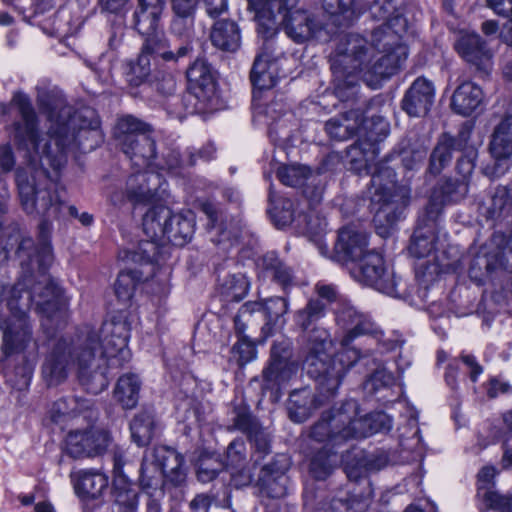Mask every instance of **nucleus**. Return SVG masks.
Returning a JSON list of instances; mask_svg holds the SVG:
<instances>
[{
	"label": "nucleus",
	"instance_id": "obj_59",
	"mask_svg": "<svg viewBox=\"0 0 512 512\" xmlns=\"http://www.w3.org/2000/svg\"><path fill=\"white\" fill-rule=\"evenodd\" d=\"M211 501L207 495L199 494L190 503L193 512H208Z\"/></svg>",
	"mask_w": 512,
	"mask_h": 512
},
{
	"label": "nucleus",
	"instance_id": "obj_31",
	"mask_svg": "<svg viewBox=\"0 0 512 512\" xmlns=\"http://www.w3.org/2000/svg\"><path fill=\"white\" fill-rule=\"evenodd\" d=\"M259 275L263 278H271L283 288L293 284V273L289 267L281 262L274 252H268L257 262Z\"/></svg>",
	"mask_w": 512,
	"mask_h": 512
},
{
	"label": "nucleus",
	"instance_id": "obj_54",
	"mask_svg": "<svg viewBox=\"0 0 512 512\" xmlns=\"http://www.w3.org/2000/svg\"><path fill=\"white\" fill-rule=\"evenodd\" d=\"M206 13L209 17L215 18L228 10V0H203Z\"/></svg>",
	"mask_w": 512,
	"mask_h": 512
},
{
	"label": "nucleus",
	"instance_id": "obj_13",
	"mask_svg": "<svg viewBox=\"0 0 512 512\" xmlns=\"http://www.w3.org/2000/svg\"><path fill=\"white\" fill-rule=\"evenodd\" d=\"M167 0H137L133 12L135 29L145 37V49L158 53L163 60L175 59L160 26Z\"/></svg>",
	"mask_w": 512,
	"mask_h": 512
},
{
	"label": "nucleus",
	"instance_id": "obj_2",
	"mask_svg": "<svg viewBox=\"0 0 512 512\" xmlns=\"http://www.w3.org/2000/svg\"><path fill=\"white\" fill-rule=\"evenodd\" d=\"M129 332L126 317L120 314L105 320L99 330L86 327L74 337L57 339L42 364L43 380L48 386H58L75 369L88 392L101 393L109 385L108 368L130 359Z\"/></svg>",
	"mask_w": 512,
	"mask_h": 512
},
{
	"label": "nucleus",
	"instance_id": "obj_46",
	"mask_svg": "<svg viewBox=\"0 0 512 512\" xmlns=\"http://www.w3.org/2000/svg\"><path fill=\"white\" fill-rule=\"evenodd\" d=\"M395 383L393 374L385 367H377L372 375L366 380L364 388L369 392H377L382 388L389 387Z\"/></svg>",
	"mask_w": 512,
	"mask_h": 512
},
{
	"label": "nucleus",
	"instance_id": "obj_14",
	"mask_svg": "<svg viewBox=\"0 0 512 512\" xmlns=\"http://www.w3.org/2000/svg\"><path fill=\"white\" fill-rule=\"evenodd\" d=\"M351 276L359 283L371 286L388 296H396L397 282L381 254L371 250L354 266L349 268Z\"/></svg>",
	"mask_w": 512,
	"mask_h": 512
},
{
	"label": "nucleus",
	"instance_id": "obj_7",
	"mask_svg": "<svg viewBox=\"0 0 512 512\" xmlns=\"http://www.w3.org/2000/svg\"><path fill=\"white\" fill-rule=\"evenodd\" d=\"M142 226L150 240L139 244V261L149 263L156 260V241L167 239L173 245L182 246L191 239L195 215L191 210L174 213L164 205H155L143 216Z\"/></svg>",
	"mask_w": 512,
	"mask_h": 512
},
{
	"label": "nucleus",
	"instance_id": "obj_44",
	"mask_svg": "<svg viewBox=\"0 0 512 512\" xmlns=\"http://www.w3.org/2000/svg\"><path fill=\"white\" fill-rule=\"evenodd\" d=\"M156 55L162 58L158 53L145 49V43L142 47V52L137 62L131 67V72L128 76V82L131 86H140L149 77L150 69V58L149 55Z\"/></svg>",
	"mask_w": 512,
	"mask_h": 512
},
{
	"label": "nucleus",
	"instance_id": "obj_27",
	"mask_svg": "<svg viewBox=\"0 0 512 512\" xmlns=\"http://www.w3.org/2000/svg\"><path fill=\"white\" fill-rule=\"evenodd\" d=\"M76 493L82 498H97L108 486V477L96 470H79L72 474Z\"/></svg>",
	"mask_w": 512,
	"mask_h": 512
},
{
	"label": "nucleus",
	"instance_id": "obj_22",
	"mask_svg": "<svg viewBox=\"0 0 512 512\" xmlns=\"http://www.w3.org/2000/svg\"><path fill=\"white\" fill-rule=\"evenodd\" d=\"M434 92L432 82L425 78H417L402 100L403 110L413 117L425 115L433 103Z\"/></svg>",
	"mask_w": 512,
	"mask_h": 512
},
{
	"label": "nucleus",
	"instance_id": "obj_63",
	"mask_svg": "<svg viewBox=\"0 0 512 512\" xmlns=\"http://www.w3.org/2000/svg\"><path fill=\"white\" fill-rule=\"evenodd\" d=\"M317 291H318V295L320 298L326 299L328 301L335 300L337 303L338 300L341 298V297H337L334 287H332L330 285L319 286Z\"/></svg>",
	"mask_w": 512,
	"mask_h": 512
},
{
	"label": "nucleus",
	"instance_id": "obj_1",
	"mask_svg": "<svg viewBox=\"0 0 512 512\" xmlns=\"http://www.w3.org/2000/svg\"><path fill=\"white\" fill-rule=\"evenodd\" d=\"M400 0H375L371 15L383 23L373 30L370 42L358 34L343 36L331 56L335 91L339 98L348 99L357 92L361 78L377 89L381 82L393 76L408 56L402 36L407 29L398 4Z\"/></svg>",
	"mask_w": 512,
	"mask_h": 512
},
{
	"label": "nucleus",
	"instance_id": "obj_53",
	"mask_svg": "<svg viewBox=\"0 0 512 512\" xmlns=\"http://www.w3.org/2000/svg\"><path fill=\"white\" fill-rule=\"evenodd\" d=\"M426 157V151L419 149L413 152H405L402 158L403 166L407 170L418 169Z\"/></svg>",
	"mask_w": 512,
	"mask_h": 512
},
{
	"label": "nucleus",
	"instance_id": "obj_41",
	"mask_svg": "<svg viewBox=\"0 0 512 512\" xmlns=\"http://www.w3.org/2000/svg\"><path fill=\"white\" fill-rule=\"evenodd\" d=\"M219 289L226 301L238 302L247 295L249 281L243 274H232L222 280Z\"/></svg>",
	"mask_w": 512,
	"mask_h": 512
},
{
	"label": "nucleus",
	"instance_id": "obj_43",
	"mask_svg": "<svg viewBox=\"0 0 512 512\" xmlns=\"http://www.w3.org/2000/svg\"><path fill=\"white\" fill-rule=\"evenodd\" d=\"M325 315V305L320 299L310 300L304 309L295 314V322L304 331Z\"/></svg>",
	"mask_w": 512,
	"mask_h": 512
},
{
	"label": "nucleus",
	"instance_id": "obj_12",
	"mask_svg": "<svg viewBox=\"0 0 512 512\" xmlns=\"http://www.w3.org/2000/svg\"><path fill=\"white\" fill-rule=\"evenodd\" d=\"M444 202H438V193L431 195L425 208L424 215L419 220V225L412 236L409 251L416 258H432L428 260L426 270L429 274H439L447 271L451 264L440 259L436 252L435 223L442 212Z\"/></svg>",
	"mask_w": 512,
	"mask_h": 512
},
{
	"label": "nucleus",
	"instance_id": "obj_10",
	"mask_svg": "<svg viewBox=\"0 0 512 512\" xmlns=\"http://www.w3.org/2000/svg\"><path fill=\"white\" fill-rule=\"evenodd\" d=\"M185 479L184 459L175 449L158 446L145 452L139 481L147 494H162L165 480L173 485H180Z\"/></svg>",
	"mask_w": 512,
	"mask_h": 512
},
{
	"label": "nucleus",
	"instance_id": "obj_32",
	"mask_svg": "<svg viewBox=\"0 0 512 512\" xmlns=\"http://www.w3.org/2000/svg\"><path fill=\"white\" fill-rule=\"evenodd\" d=\"M257 114H263L265 117V123L268 125V133L271 139L277 140L288 136L289 131H285V129L292 115L286 112L282 101H275L269 104L264 110L257 111Z\"/></svg>",
	"mask_w": 512,
	"mask_h": 512
},
{
	"label": "nucleus",
	"instance_id": "obj_30",
	"mask_svg": "<svg viewBox=\"0 0 512 512\" xmlns=\"http://www.w3.org/2000/svg\"><path fill=\"white\" fill-rule=\"evenodd\" d=\"M467 140V133H460L459 139L448 134H443L434 148L430 158V171L439 174L448 165L452 158V152L463 149L462 142Z\"/></svg>",
	"mask_w": 512,
	"mask_h": 512
},
{
	"label": "nucleus",
	"instance_id": "obj_20",
	"mask_svg": "<svg viewBox=\"0 0 512 512\" xmlns=\"http://www.w3.org/2000/svg\"><path fill=\"white\" fill-rule=\"evenodd\" d=\"M141 250H122L118 258L125 267L119 273L115 282V294L120 301L126 302L133 296L136 285L143 280V271L126 267L129 263L150 265L152 262L139 261Z\"/></svg>",
	"mask_w": 512,
	"mask_h": 512
},
{
	"label": "nucleus",
	"instance_id": "obj_25",
	"mask_svg": "<svg viewBox=\"0 0 512 512\" xmlns=\"http://www.w3.org/2000/svg\"><path fill=\"white\" fill-rule=\"evenodd\" d=\"M474 151H470V153L461 158L458 161L457 169L459 173L462 175L463 179L459 182L454 189V184L451 182L445 183L440 188H435L432 194L438 193V202H444V206L451 202H457L462 199L468 192V187L465 182L466 178L471 175L474 170Z\"/></svg>",
	"mask_w": 512,
	"mask_h": 512
},
{
	"label": "nucleus",
	"instance_id": "obj_38",
	"mask_svg": "<svg viewBox=\"0 0 512 512\" xmlns=\"http://www.w3.org/2000/svg\"><path fill=\"white\" fill-rule=\"evenodd\" d=\"M286 478L282 472H273L272 468L265 466L259 477L261 494L270 498H280L286 493Z\"/></svg>",
	"mask_w": 512,
	"mask_h": 512
},
{
	"label": "nucleus",
	"instance_id": "obj_56",
	"mask_svg": "<svg viewBox=\"0 0 512 512\" xmlns=\"http://www.w3.org/2000/svg\"><path fill=\"white\" fill-rule=\"evenodd\" d=\"M15 163L11 147L6 144L0 147V168L3 171H9Z\"/></svg>",
	"mask_w": 512,
	"mask_h": 512
},
{
	"label": "nucleus",
	"instance_id": "obj_33",
	"mask_svg": "<svg viewBox=\"0 0 512 512\" xmlns=\"http://www.w3.org/2000/svg\"><path fill=\"white\" fill-rule=\"evenodd\" d=\"M318 405H320V402L310 389L296 390L289 397L288 412L290 419L296 423L304 422Z\"/></svg>",
	"mask_w": 512,
	"mask_h": 512
},
{
	"label": "nucleus",
	"instance_id": "obj_64",
	"mask_svg": "<svg viewBox=\"0 0 512 512\" xmlns=\"http://www.w3.org/2000/svg\"><path fill=\"white\" fill-rule=\"evenodd\" d=\"M202 211L207 216L209 223L208 225L211 228H216V221H217V209L212 203H203L202 204Z\"/></svg>",
	"mask_w": 512,
	"mask_h": 512
},
{
	"label": "nucleus",
	"instance_id": "obj_37",
	"mask_svg": "<svg viewBox=\"0 0 512 512\" xmlns=\"http://www.w3.org/2000/svg\"><path fill=\"white\" fill-rule=\"evenodd\" d=\"M268 213L271 220L278 228H283L294 220L292 201L277 197L271 187L269 189Z\"/></svg>",
	"mask_w": 512,
	"mask_h": 512
},
{
	"label": "nucleus",
	"instance_id": "obj_3",
	"mask_svg": "<svg viewBox=\"0 0 512 512\" xmlns=\"http://www.w3.org/2000/svg\"><path fill=\"white\" fill-rule=\"evenodd\" d=\"M299 0H248L254 12L257 32L269 41L283 25L289 38L297 43L310 39L326 42L339 27L352 24L365 9L362 0H319L321 18L298 8Z\"/></svg>",
	"mask_w": 512,
	"mask_h": 512
},
{
	"label": "nucleus",
	"instance_id": "obj_15",
	"mask_svg": "<svg viewBox=\"0 0 512 512\" xmlns=\"http://www.w3.org/2000/svg\"><path fill=\"white\" fill-rule=\"evenodd\" d=\"M371 250L369 233L361 225L352 223L340 229L333 259L344 265L354 266Z\"/></svg>",
	"mask_w": 512,
	"mask_h": 512
},
{
	"label": "nucleus",
	"instance_id": "obj_45",
	"mask_svg": "<svg viewBox=\"0 0 512 512\" xmlns=\"http://www.w3.org/2000/svg\"><path fill=\"white\" fill-rule=\"evenodd\" d=\"M288 311V301L283 297H272L263 304V312L267 319V325H283L282 317Z\"/></svg>",
	"mask_w": 512,
	"mask_h": 512
},
{
	"label": "nucleus",
	"instance_id": "obj_40",
	"mask_svg": "<svg viewBox=\"0 0 512 512\" xmlns=\"http://www.w3.org/2000/svg\"><path fill=\"white\" fill-rule=\"evenodd\" d=\"M132 440L138 446L147 445L154 435V416L148 411L138 413L130 424Z\"/></svg>",
	"mask_w": 512,
	"mask_h": 512
},
{
	"label": "nucleus",
	"instance_id": "obj_35",
	"mask_svg": "<svg viewBox=\"0 0 512 512\" xmlns=\"http://www.w3.org/2000/svg\"><path fill=\"white\" fill-rule=\"evenodd\" d=\"M366 494H360L357 488H353V495L348 497L346 492L339 494L332 499L330 509L332 512H364L370 505L373 490L370 483H367Z\"/></svg>",
	"mask_w": 512,
	"mask_h": 512
},
{
	"label": "nucleus",
	"instance_id": "obj_47",
	"mask_svg": "<svg viewBox=\"0 0 512 512\" xmlns=\"http://www.w3.org/2000/svg\"><path fill=\"white\" fill-rule=\"evenodd\" d=\"M153 86L157 91L166 96H172L173 104L180 101L179 96H173L176 90V80L171 73L156 72L153 76Z\"/></svg>",
	"mask_w": 512,
	"mask_h": 512
},
{
	"label": "nucleus",
	"instance_id": "obj_52",
	"mask_svg": "<svg viewBox=\"0 0 512 512\" xmlns=\"http://www.w3.org/2000/svg\"><path fill=\"white\" fill-rule=\"evenodd\" d=\"M197 7V0H172V9L175 15L193 17Z\"/></svg>",
	"mask_w": 512,
	"mask_h": 512
},
{
	"label": "nucleus",
	"instance_id": "obj_18",
	"mask_svg": "<svg viewBox=\"0 0 512 512\" xmlns=\"http://www.w3.org/2000/svg\"><path fill=\"white\" fill-rule=\"evenodd\" d=\"M458 54L478 70L488 73L492 68V53L476 33L463 32L455 43Z\"/></svg>",
	"mask_w": 512,
	"mask_h": 512
},
{
	"label": "nucleus",
	"instance_id": "obj_50",
	"mask_svg": "<svg viewBox=\"0 0 512 512\" xmlns=\"http://www.w3.org/2000/svg\"><path fill=\"white\" fill-rule=\"evenodd\" d=\"M246 457L245 443L241 439L232 441L227 448V467L243 468Z\"/></svg>",
	"mask_w": 512,
	"mask_h": 512
},
{
	"label": "nucleus",
	"instance_id": "obj_34",
	"mask_svg": "<svg viewBox=\"0 0 512 512\" xmlns=\"http://www.w3.org/2000/svg\"><path fill=\"white\" fill-rule=\"evenodd\" d=\"M148 132L147 124L130 115L121 117L115 127V137L123 152H131V144H134L138 134Z\"/></svg>",
	"mask_w": 512,
	"mask_h": 512
},
{
	"label": "nucleus",
	"instance_id": "obj_60",
	"mask_svg": "<svg viewBox=\"0 0 512 512\" xmlns=\"http://www.w3.org/2000/svg\"><path fill=\"white\" fill-rule=\"evenodd\" d=\"M510 390V385L498 380H492L488 388V395L490 397H496L499 394L506 393Z\"/></svg>",
	"mask_w": 512,
	"mask_h": 512
},
{
	"label": "nucleus",
	"instance_id": "obj_57",
	"mask_svg": "<svg viewBox=\"0 0 512 512\" xmlns=\"http://www.w3.org/2000/svg\"><path fill=\"white\" fill-rule=\"evenodd\" d=\"M487 5L498 15H509L512 12V0H486Z\"/></svg>",
	"mask_w": 512,
	"mask_h": 512
},
{
	"label": "nucleus",
	"instance_id": "obj_9",
	"mask_svg": "<svg viewBox=\"0 0 512 512\" xmlns=\"http://www.w3.org/2000/svg\"><path fill=\"white\" fill-rule=\"evenodd\" d=\"M130 151L124 153L130 158L132 165L145 171H136L129 176L126 183L127 199L135 205L151 203L164 184L161 173L153 169L155 141L149 132L140 133L134 144H131Z\"/></svg>",
	"mask_w": 512,
	"mask_h": 512
},
{
	"label": "nucleus",
	"instance_id": "obj_24",
	"mask_svg": "<svg viewBox=\"0 0 512 512\" xmlns=\"http://www.w3.org/2000/svg\"><path fill=\"white\" fill-rule=\"evenodd\" d=\"M113 487L115 502L124 510L119 512H134L138 504V495L131 482L123 473L124 461L121 454L113 458Z\"/></svg>",
	"mask_w": 512,
	"mask_h": 512
},
{
	"label": "nucleus",
	"instance_id": "obj_26",
	"mask_svg": "<svg viewBox=\"0 0 512 512\" xmlns=\"http://www.w3.org/2000/svg\"><path fill=\"white\" fill-rule=\"evenodd\" d=\"M325 129L332 139L343 141L366 130L367 122L359 111H349L346 115L328 120Z\"/></svg>",
	"mask_w": 512,
	"mask_h": 512
},
{
	"label": "nucleus",
	"instance_id": "obj_5",
	"mask_svg": "<svg viewBox=\"0 0 512 512\" xmlns=\"http://www.w3.org/2000/svg\"><path fill=\"white\" fill-rule=\"evenodd\" d=\"M341 345V350L330 359L328 349L332 346L327 329L316 327L307 335V355L304 365L307 373L319 383L321 392L333 396L345 373L361 358L359 350L350 345Z\"/></svg>",
	"mask_w": 512,
	"mask_h": 512
},
{
	"label": "nucleus",
	"instance_id": "obj_21",
	"mask_svg": "<svg viewBox=\"0 0 512 512\" xmlns=\"http://www.w3.org/2000/svg\"><path fill=\"white\" fill-rule=\"evenodd\" d=\"M187 80L196 98L211 102L216 96V83L211 66L203 59H197L187 70Z\"/></svg>",
	"mask_w": 512,
	"mask_h": 512
},
{
	"label": "nucleus",
	"instance_id": "obj_49",
	"mask_svg": "<svg viewBox=\"0 0 512 512\" xmlns=\"http://www.w3.org/2000/svg\"><path fill=\"white\" fill-rule=\"evenodd\" d=\"M480 498L489 508L500 512H512V495H502L497 491H486Z\"/></svg>",
	"mask_w": 512,
	"mask_h": 512
},
{
	"label": "nucleus",
	"instance_id": "obj_58",
	"mask_svg": "<svg viewBox=\"0 0 512 512\" xmlns=\"http://www.w3.org/2000/svg\"><path fill=\"white\" fill-rule=\"evenodd\" d=\"M462 361L467 366V368L470 370V379L475 382L479 375L482 374L483 369L482 367L477 363L474 356L469 354H463L462 355Z\"/></svg>",
	"mask_w": 512,
	"mask_h": 512
},
{
	"label": "nucleus",
	"instance_id": "obj_51",
	"mask_svg": "<svg viewBox=\"0 0 512 512\" xmlns=\"http://www.w3.org/2000/svg\"><path fill=\"white\" fill-rule=\"evenodd\" d=\"M496 469L492 466L483 467L478 473V496L481 497L486 491H492Z\"/></svg>",
	"mask_w": 512,
	"mask_h": 512
},
{
	"label": "nucleus",
	"instance_id": "obj_28",
	"mask_svg": "<svg viewBox=\"0 0 512 512\" xmlns=\"http://www.w3.org/2000/svg\"><path fill=\"white\" fill-rule=\"evenodd\" d=\"M482 89L471 81L460 84L452 96L453 110L463 116L471 115L482 103Z\"/></svg>",
	"mask_w": 512,
	"mask_h": 512
},
{
	"label": "nucleus",
	"instance_id": "obj_39",
	"mask_svg": "<svg viewBox=\"0 0 512 512\" xmlns=\"http://www.w3.org/2000/svg\"><path fill=\"white\" fill-rule=\"evenodd\" d=\"M193 17H182L179 15H175L171 23V32L181 38L184 41V44L181 45L177 52L174 53L171 51L175 59L172 61H176L181 57L186 56L192 49L191 41L193 38Z\"/></svg>",
	"mask_w": 512,
	"mask_h": 512
},
{
	"label": "nucleus",
	"instance_id": "obj_8",
	"mask_svg": "<svg viewBox=\"0 0 512 512\" xmlns=\"http://www.w3.org/2000/svg\"><path fill=\"white\" fill-rule=\"evenodd\" d=\"M130 151L124 153L130 158L132 165L145 171H136L129 176L126 183L127 199L135 205L151 203L164 184L161 173L153 169L155 141L149 132L140 133L134 144H131Z\"/></svg>",
	"mask_w": 512,
	"mask_h": 512
},
{
	"label": "nucleus",
	"instance_id": "obj_48",
	"mask_svg": "<svg viewBox=\"0 0 512 512\" xmlns=\"http://www.w3.org/2000/svg\"><path fill=\"white\" fill-rule=\"evenodd\" d=\"M75 406L76 401L74 399H60L56 401L50 410L51 420L56 424H60L65 419L76 416Z\"/></svg>",
	"mask_w": 512,
	"mask_h": 512
},
{
	"label": "nucleus",
	"instance_id": "obj_23",
	"mask_svg": "<svg viewBox=\"0 0 512 512\" xmlns=\"http://www.w3.org/2000/svg\"><path fill=\"white\" fill-rule=\"evenodd\" d=\"M490 151L496 160L494 174L499 176L507 169L506 162L512 160V116L506 117L496 127Z\"/></svg>",
	"mask_w": 512,
	"mask_h": 512
},
{
	"label": "nucleus",
	"instance_id": "obj_17",
	"mask_svg": "<svg viewBox=\"0 0 512 512\" xmlns=\"http://www.w3.org/2000/svg\"><path fill=\"white\" fill-rule=\"evenodd\" d=\"M270 42H267L263 50L257 55L251 69V82L255 88L254 101L262 90L273 88L279 79V62L270 51Z\"/></svg>",
	"mask_w": 512,
	"mask_h": 512
},
{
	"label": "nucleus",
	"instance_id": "obj_29",
	"mask_svg": "<svg viewBox=\"0 0 512 512\" xmlns=\"http://www.w3.org/2000/svg\"><path fill=\"white\" fill-rule=\"evenodd\" d=\"M210 40L222 51L235 52L240 47L241 35L234 21L219 20L212 26Z\"/></svg>",
	"mask_w": 512,
	"mask_h": 512
},
{
	"label": "nucleus",
	"instance_id": "obj_61",
	"mask_svg": "<svg viewBox=\"0 0 512 512\" xmlns=\"http://www.w3.org/2000/svg\"><path fill=\"white\" fill-rule=\"evenodd\" d=\"M237 227H231L228 228L227 226L222 227V225L219 227V239L217 240L218 243H222L225 241H237L238 235L236 233Z\"/></svg>",
	"mask_w": 512,
	"mask_h": 512
},
{
	"label": "nucleus",
	"instance_id": "obj_6",
	"mask_svg": "<svg viewBox=\"0 0 512 512\" xmlns=\"http://www.w3.org/2000/svg\"><path fill=\"white\" fill-rule=\"evenodd\" d=\"M395 176L393 169L382 167L372 175L368 189L374 226L383 238L390 236L397 223L405 217L410 202V189L398 185Z\"/></svg>",
	"mask_w": 512,
	"mask_h": 512
},
{
	"label": "nucleus",
	"instance_id": "obj_36",
	"mask_svg": "<svg viewBox=\"0 0 512 512\" xmlns=\"http://www.w3.org/2000/svg\"><path fill=\"white\" fill-rule=\"evenodd\" d=\"M141 381L136 374L128 373L121 376L114 389V397L123 408H134L139 400Z\"/></svg>",
	"mask_w": 512,
	"mask_h": 512
},
{
	"label": "nucleus",
	"instance_id": "obj_42",
	"mask_svg": "<svg viewBox=\"0 0 512 512\" xmlns=\"http://www.w3.org/2000/svg\"><path fill=\"white\" fill-rule=\"evenodd\" d=\"M277 176L284 185L291 187L303 186L312 178L310 169L303 165L281 166Z\"/></svg>",
	"mask_w": 512,
	"mask_h": 512
},
{
	"label": "nucleus",
	"instance_id": "obj_55",
	"mask_svg": "<svg viewBox=\"0 0 512 512\" xmlns=\"http://www.w3.org/2000/svg\"><path fill=\"white\" fill-rule=\"evenodd\" d=\"M220 466V463H216V466H211L207 461H203L197 471L198 479L201 482L213 480L217 476Z\"/></svg>",
	"mask_w": 512,
	"mask_h": 512
},
{
	"label": "nucleus",
	"instance_id": "obj_16",
	"mask_svg": "<svg viewBox=\"0 0 512 512\" xmlns=\"http://www.w3.org/2000/svg\"><path fill=\"white\" fill-rule=\"evenodd\" d=\"M110 443L107 431L91 427L70 431L66 436L65 449L73 458L96 457L103 454Z\"/></svg>",
	"mask_w": 512,
	"mask_h": 512
},
{
	"label": "nucleus",
	"instance_id": "obj_62",
	"mask_svg": "<svg viewBox=\"0 0 512 512\" xmlns=\"http://www.w3.org/2000/svg\"><path fill=\"white\" fill-rule=\"evenodd\" d=\"M240 351V361L245 364L256 357V351L255 348L248 344H243L238 347Z\"/></svg>",
	"mask_w": 512,
	"mask_h": 512
},
{
	"label": "nucleus",
	"instance_id": "obj_4",
	"mask_svg": "<svg viewBox=\"0 0 512 512\" xmlns=\"http://www.w3.org/2000/svg\"><path fill=\"white\" fill-rule=\"evenodd\" d=\"M391 428L392 419L384 412L360 416L355 400H347L340 407L325 412L311 430L314 440L326 444L312 457L310 473L314 478L324 480L340 464L339 455L337 452H330V446H340L349 439L365 438Z\"/></svg>",
	"mask_w": 512,
	"mask_h": 512
},
{
	"label": "nucleus",
	"instance_id": "obj_11",
	"mask_svg": "<svg viewBox=\"0 0 512 512\" xmlns=\"http://www.w3.org/2000/svg\"><path fill=\"white\" fill-rule=\"evenodd\" d=\"M338 328L337 338L343 346L352 344L361 336H371L377 344L386 350H395L401 346L398 339H383V332L371 320L370 316L358 310L348 299L340 298L334 309Z\"/></svg>",
	"mask_w": 512,
	"mask_h": 512
},
{
	"label": "nucleus",
	"instance_id": "obj_19",
	"mask_svg": "<svg viewBox=\"0 0 512 512\" xmlns=\"http://www.w3.org/2000/svg\"><path fill=\"white\" fill-rule=\"evenodd\" d=\"M297 370V364L289 360V351L280 345H273L270 364L263 372L266 387L281 389Z\"/></svg>",
	"mask_w": 512,
	"mask_h": 512
}]
</instances>
